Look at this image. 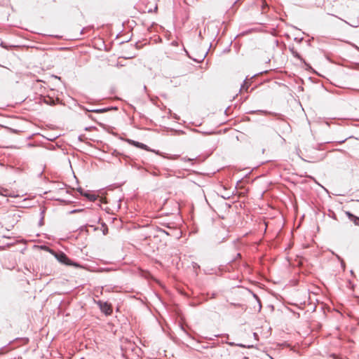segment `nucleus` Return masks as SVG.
Listing matches in <instances>:
<instances>
[{"mask_svg":"<svg viewBox=\"0 0 359 359\" xmlns=\"http://www.w3.org/2000/svg\"><path fill=\"white\" fill-rule=\"evenodd\" d=\"M83 210H80V209H76V210H73L70 212V213H75V212H81Z\"/></svg>","mask_w":359,"mask_h":359,"instance_id":"nucleus-9","label":"nucleus"},{"mask_svg":"<svg viewBox=\"0 0 359 359\" xmlns=\"http://www.w3.org/2000/svg\"><path fill=\"white\" fill-rule=\"evenodd\" d=\"M154 12H156L157 11V4H155L154 7Z\"/></svg>","mask_w":359,"mask_h":359,"instance_id":"nucleus-11","label":"nucleus"},{"mask_svg":"<svg viewBox=\"0 0 359 359\" xmlns=\"http://www.w3.org/2000/svg\"><path fill=\"white\" fill-rule=\"evenodd\" d=\"M43 214H44V210H43L41 212V219L39 221V225L40 226H42L43 224V217H44Z\"/></svg>","mask_w":359,"mask_h":359,"instance_id":"nucleus-8","label":"nucleus"},{"mask_svg":"<svg viewBox=\"0 0 359 359\" xmlns=\"http://www.w3.org/2000/svg\"><path fill=\"white\" fill-rule=\"evenodd\" d=\"M110 108H102V109H88V111L95 112V113H104L109 111Z\"/></svg>","mask_w":359,"mask_h":359,"instance_id":"nucleus-6","label":"nucleus"},{"mask_svg":"<svg viewBox=\"0 0 359 359\" xmlns=\"http://www.w3.org/2000/svg\"><path fill=\"white\" fill-rule=\"evenodd\" d=\"M79 191L90 201H95L97 199V196L95 194L84 192L81 188L79 189Z\"/></svg>","mask_w":359,"mask_h":359,"instance_id":"nucleus-5","label":"nucleus"},{"mask_svg":"<svg viewBox=\"0 0 359 359\" xmlns=\"http://www.w3.org/2000/svg\"><path fill=\"white\" fill-rule=\"evenodd\" d=\"M121 349L126 353V354L131 352L134 353L137 355H139L141 351V349L134 342L130 341L128 339H125L122 341Z\"/></svg>","mask_w":359,"mask_h":359,"instance_id":"nucleus-2","label":"nucleus"},{"mask_svg":"<svg viewBox=\"0 0 359 359\" xmlns=\"http://www.w3.org/2000/svg\"><path fill=\"white\" fill-rule=\"evenodd\" d=\"M97 304L104 314H111L112 312L111 306L110 304L106 302L98 301Z\"/></svg>","mask_w":359,"mask_h":359,"instance_id":"nucleus-4","label":"nucleus"},{"mask_svg":"<svg viewBox=\"0 0 359 359\" xmlns=\"http://www.w3.org/2000/svg\"><path fill=\"white\" fill-rule=\"evenodd\" d=\"M158 217V236L160 234L172 236L173 233L176 231L172 223H165V221H160Z\"/></svg>","mask_w":359,"mask_h":359,"instance_id":"nucleus-1","label":"nucleus"},{"mask_svg":"<svg viewBox=\"0 0 359 359\" xmlns=\"http://www.w3.org/2000/svg\"><path fill=\"white\" fill-rule=\"evenodd\" d=\"M354 223L356 224V225H358L359 226V218H356L354 221Z\"/></svg>","mask_w":359,"mask_h":359,"instance_id":"nucleus-10","label":"nucleus"},{"mask_svg":"<svg viewBox=\"0 0 359 359\" xmlns=\"http://www.w3.org/2000/svg\"><path fill=\"white\" fill-rule=\"evenodd\" d=\"M56 259L61 263L69 266L79 267V264L72 262L64 252H59L55 255Z\"/></svg>","mask_w":359,"mask_h":359,"instance_id":"nucleus-3","label":"nucleus"},{"mask_svg":"<svg viewBox=\"0 0 359 359\" xmlns=\"http://www.w3.org/2000/svg\"><path fill=\"white\" fill-rule=\"evenodd\" d=\"M130 142L134 144L135 146L139 147V148H142V149H147V145L142 144V143H140V142H135V141H130Z\"/></svg>","mask_w":359,"mask_h":359,"instance_id":"nucleus-7","label":"nucleus"}]
</instances>
